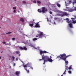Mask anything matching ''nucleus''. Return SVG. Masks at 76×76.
Here are the masks:
<instances>
[{"mask_svg": "<svg viewBox=\"0 0 76 76\" xmlns=\"http://www.w3.org/2000/svg\"><path fill=\"white\" fill-rule=\"evenodd\" d=\"M54 20H57V18H56V17H55L54 18Z\"/></svg>", "mask_w": 76, "mask_h": 76, "instance_id": "40", "label": "nucleus"}, {"mask_svg": "<svg viewBox=\"0 0 76 76\" xmlns=\"http://www.w3.org/2000/svg\"><path fill=\"white\" fill-rule=\"evenodd\" d=\"M27 66L30 67V66H31V63H28L27 64Z\"/></svg>", "mask_w": 76, "mask_h": 76, "instance_id": "16", "label": "nucleus"}, {"mask_svg": "<svg viewBox=\"0 0 76 76\" xmlns=\"http://www.w3.org/2000/svg\"><path fill=\"white\" fill-rule=\"evenodd\" d=\"M42 59L44 60L43 64H45V62L49 61V62L52 63L53 62V61H54V60H53L52 59L49 58V57L47 56H44V57H42Z\"/></svg>", "mask_w": 76, "mask_h": 76, "instance_id": "1", "label": "nucleus"}, {"mask_svg": "<svg viewBox=\"0 0 76 76\" xmlns=\"http://www.w3.org/2000/svg\"><path fill=\"white\" fill-rule=\"evenodd\" d=\"M33 3H37V1H34Z\"/></svg>", "mask_w": 76, "mask_h": 76, "instance_id": "38", "label": "nucleus"}, {"mask_svg": "<svg viewBox=\"0 0 76 76\" xmlns=\"http://www.w3.org/2000/svg\"><path fill=\"white\" fill-rule=\"evenodd\" d=\"M16 61H18V58H16Z\"/></svg>", "mask_w": 76, "mask_h": 76, "instance_id": "48", "label": "nucleus"}, {"mask_svg": "<svg viewBox=\"0 0 76 76\" xmlns=\"http://www.w3.org/2000/svg\"><path fill=\"white\" fill-rule=\"evenodd\" d=\"M40 53L41 55V56H42V57H44V53H43V51H42L41 50H40Z\"/></svg>", "mask_w": 76, "mask_h": 76, "instance_id": "9", "label": "nucleus"}, {"mask_svg": "<svg viewBox=\"0 0 76 76\" xmlns=\"http://www.w3.org/2000/svg\"><path fill=\"white\" fill-rule=\"evenodd\" d=\"M69 8H68V7H66V9H68V10H69Z\"/></svg>", "mask_w": 76, "mask_h": 76, "instance_id": "54", "label": "nucleus"}, {"mask_svg": "<svg viewBox=\"0 0 76 76\" xmlns=\"http://www.w3.org/2000/svg\"><path fill=\"white\" fill-rule=\"evenodd\" d=\"M20 56V54H19V55H18V56Z\"/></svg>", "mask_w": 76, "mask_h": 76, "instance_id": "62", "label": "nucleus"}, {"mask_svg": "<svg viewBox=\"0 0 76 76\" xmlns=\"http://www.w3.org/2000/svg\"><path fill=\"white\" fill-rule=\"evenodd\" d=\"M38 12H39V13H41V12H42L41 11V10H40V9H38Z\"/></svg>", "mask_w": 76, "mask_h": 76, "instance_id": "28", "label": "nucleus"}, {"mask_svg": "<svg viewBox=\"0 0 76 76\" xmlns=\"http://www.w3.org/2000/svg\"><path fill=\"white\" fill-rule=\"evenodd\" d=\"M20 52L19 51H16V52H15V53H16V54H19L20 53Z\"/></svg>", "mask_w": 76, "mask_h": 76, "instance_id": "29", "label": "nucleus"}, {"mask_svg": "<svg viewBox=\"0 0 76 76\" xmlns=\"http://www.w3.org/2000/svg\"><path fill=\"white\" fill-rule=\"evenodd\" d=\"M15 65H16V64H15V63H14V64L13 66H15Z\"/></svg>", "mask_w": 76, "mask_h": 76, "instance_id": "49", "label": "nucleus"}, {"mask_svg": "<svg viewBox=\"0 0 76 76\" xmlns=\"http://www.w3.org/2000/svg\"><path fill=\"white\" fill-rule=\"evenodd\" d=\"M66 54L64 53L62 54H61L60 55V56H59V57L60 58V60L61 59V60H64L63 58H64L65 57H66Z\"/></svg>", "mask_w": 76, "mask_h": 76, "instance_id": "3", "label": "nucleus"}, {"mask_svg": "<svg viewBox=\"0 0 76 76\" xmlns=\"http://www.w3.org/2000/svg\"><path fill=\"white\" fill-rule=\"evenodd\" d=\"M24 69L26 71H27V69L26 68H25Z\"/></svg>", "mask_w": 76, "mask_h": 76, "instance_id": "50", "label": "nucleus"}, {"mask_svg": "<svg viewBox=\"0 0 76 76\" xmlns=\"http://www.w3.org/2000/svg\"><path fill=\"white\" fill-rule=\"evenodd\" d=\"M13 13H16V10H14Z\"/></svg>", "mask_w": 76, "mask_h": 76, "instance_id": "46", "label": "nucleus"}, {"mask_svg": "<svg viewBox=\"0 0 76 76\" xmlns=\"http://www.w3.org/2000/svg\"><path fill=\"white\" fill-rule=\"evenodd\" d=\"M18 13H19V12H19V11H18Z\"/></svg>", "mask_w": 76, "mask_h": 76, "instance_id": "63", "label": "nucleus"}, {"mask_svg": "<svg viewBox=\"0 0 76 76\" xmlns=\"http://www.w3.org/2000/svg\"><path fill=\"white\" fill-rule=\"evenodd\" d=\"M22 2L24 4H26V1H23Z\"/></svg>", "mask_w": 76, "mask_h": 76, "instance_id": "30", "label": "nucleus"}, {"mask_svg": "<svg viewBox=\"0 0 76 76\" xmlns=\"http://www.w3.org/2000/svg\"><path fill=\"white\" fill-rule=\"evenodd\" d=\"M63 10H64L65 11H66V10H67V9H63Z\"/></svg>", "mask_w": 76, "mask_h": 76, "instance_id": "45", "label": "nucleus"}, {"mask_svg": "<svg viewBox=\"0 0 76 76\" xmlns=\"http://www.w3.org/2000/svg\"><path fill=\"white\" fill-rule=\"evenodd\" d=\"M56 5L58 7H61V5L59 3H57Z\"/></svg>", "mask_w": 76, "mask_h": 76, "instance_id": "17", "label": "nucleus"}, {"mask_svg": "<svg viewBox=\"0 0 76 76\" xmlns=\"http://www.w3.org/2000/svg\"><path fill=\"white\" fill-rule=\"evenodd\" d=\"M65 20H66V22H67V23H72V20H70L69 21V19L68 18H66Z\"/></svg>", "mask_w": 76, "mask_h": 76, "instance_id": "8", "label": "nucleus"}, {"mask_svg": "<svg viewBox=\"0 0 76 76\" xmlns=\"http://www.w3.org/2000/svg\"><path fill=\"white\" fill-rule=\"evenodd\" d=\"M69 3H71V1H69Z\"/></svg>", "mask_w": 76, "mask_h": 76, "instance_id": "61", "label": "nucleus"}, {"mask_svg": "<svg viewBox=\"0 0 76 76\" xmlns=\"http://www.w3.org/2000/svg\"><path fill=\"white\" fill-rule=\"evenodd\" d=\"M49 13H50V14H52V13H53L51 11H50L49 12Z\"/></svg>", "mask_w": 76, "mask_h": 76, "instance_id": "42", "label": "nucleus"}, {"mask_svg": "<svg viewBox=\"0 0 76 76\" xmlns=\"http://www.w3.org/2000/svg\"><path fill=\"white\" fill-rule=\"evenodd\" d=\"M69 27H70L71 28H73V24H72V23H69Z\"/></svg>", "mask_w": 76, "mask_h": 76, "instance_id": "15", "label": "nucleus"}, {"mask_svg": "<svg viewBox=\"0 0 76 76\" xmlns=\"http://www.w3.org/2000/svg\"><path fill=\"white\" fill-rule=\"evenodd\" d=\"M45 12H47V9H45Z\"/></svg>", "mask_w": 76, "mask_h": 76, "instance_id": "52", "label": "nucleus"}, {"mask_svg": "<svg viewBox=\"0 0 76 76\" xmlns=\"http://www.w3.org/2000/svg\"><path fill=\"white\" fill-rule=\"evenodd\" d=\"M35 28H39L40 26H39V24L38 23H37L36 25L35 26Z\"/></svg>", "mask_w": 76, "mask_h": 76, "instance_id": "13", "label": "nucleus"}, {"mask_svg": "<svg viewBox=\"0 0 76 76\" xmlns=\"http://www.w3.org/2000/svg\"><path fill=\"white\" fill-rule=\"evenodd\" d=\"M62 13H63V14H61L60 15V16H61L62 17H63V16H68L69 15V14L67 13L66 12H62L61 11V12Z\"/></svg>", "mask_w": 76, "mask_h": 76, "instance_id": "2", "label": "nucleus"}, {"mask_svg": "<svg viewBox=\"0 0 76 76\" xmlns=\"http://www.w3.org/2000/svg\"><path fill=\"white\" fill-rule=\"evenodd\" d=\"M68 11L69 12H72L74 11V10H73L71 8H68Z\"/></svg>", "mask_w": 76, "mask_h": 76, "instance_id": "10", "label": "nucleus"}, {"mask_svg": "<svg viewBox=\"0 0 76 76\" xmlns=\"http://www.w3.org/2000/svg\"><path fill=\"white\" fill-rule=\"evenodd\" d=\"M29 42V41L25 40L23 42V43H24V44H25L26 45V44H28Z\"/></svg>", "mask_w": 76, "mask_h": 76, "instance_id": "6", "label": "nucleus"}, {"mask_svg": "<svg viewBox=\"0 0 76 76\" xmlns=\"http://www.w3.org/2000/svg\"><path fill=\"white\" fill-rule=\"evenodd\" d=\"M69 56H71V55H68L66 56H65V57H64L63 58V60L64 61H65V60H66V58H67V57H69Z\"/></svg>", "mask_w": 76, "mask_h": 76, "instance_id": "12", "label": "nucleus"}, {"mask_svg": "<svg viewBox=\"0 0 76 76\" xmlns=\"http://www.w3.org/2000/svg\"><path fill=\"white\" fill-rule=\"evenodd\" d=\"M65 67L66 70H68V67H67V66H66Z\"/></svg>", "mask_w": 76, "mask_h": 76, "instance_id": "36", "label": "nucleus"}, {"mask_svg": "<svg viewBox=\"0 0 76 76\" xmlns=\"http://www.w3.org/2000/svg\"><path fill=\"white\" fill-rule=\"evenodd\" d=\"M27 73H29V70H27Z\"/></svg>", "mask_w": 76, "mask_h": 76, "instance_id": "53", "label": "nucleus"}, {"mask_svg": "<svg viewBox=\"0 0 76 76\" xmlns=\"http://www.w3.org/2000/svg\"><path fill=\"white\" fill-rule=\"evenodd\" d=\"M43 53H49L47 52L46 51L44 50L43 51Z\"/></svg>", "mask_w": 76, "mask_h": 76, "instance_id": "25", "label": "nucleus"}, {"mask_svg": "<svg viewBox=\"0 0 76 76\" xmlns=\"http://www.w3.org/2000/svg\"><path fill=\"white\" fill-rule=\"evenodd\" d=\"M12 58L13 59V61H15V57L14 56H12Z\"/></svg>", "mask_w": 76, "mask_h": 76, "instance_id": "32", "label": "nucleus"}, {"mask_svg": "<svg viewBox=\"0 0 76 76\" xmlns=\"http://www.w3.org/2000/svg\"><path fill=\"white\" fill-rule=\"evenodd\" d=\"M42 13H45V7H43L42 8Z\"/></svg>", "mask_w": 76, "mask_h": 76, "instance_id": "14", "label": "nucleus"}, {"mask_svg": "<svg viewBox=\"0 0 76 76\" xmlns=\"http://www.w3.org/2000/svg\"><path fill=\"white\" fill-rule=\"evenodd\" d=\"M6 45H9V44H6Z\"/></svg>", "mask_w": 76, "mask_h": 76, "instance_id": "60", "label": "nucleus"}, {"mask_svg": "<svg viewBox=\"0 0 76 76\" xmlns=\"http://www.w3.org/2000/svg\"><path fill=\"white\" fill-rule=\"evenodd\" d=\"M54 24L55 25H56V23L55 22H54Z\"/></svg>", "mask_w": 76, "mask_h": 76, "instance_id": "58", "label": "nucleus"}, {"mask_svg": "<svg viewBox=\"0 0 76 76\" xmlns=\"http://www.w3.org/2000/svg\"><path fill=\"white\" fill-rule=\"evenodd\" d=\"M72 65H71L68 68V69L69 70H71V69H72Z\"/></svg>", "mask_w": 76, "mask_h": 76, "instance_id": "20", "label": "nucleus"}, {"mask_svg": "<svg viewBox=\"0 0 76 76\" xmlns=\"http://www.w3.org/2000/svg\"><path fill=\"white\" fill-rule=\"evenodd\" d=\"M37 3H38L39 4H41V1H37Z\"/></svg>", "mask_w": 76, "mask_h": 76, "instance_id": "27", "label": "nucleus"}, {"mask_svg": "<svg viewBox=\"0 0 76 76\" xmlns=\"http://www.w3.org/2000/svg\"><path fill=\"white\" fill-rule=\"evenodd\" d=\"M54 12H56V13H61V11L57 10V9H55L54 10Z\"/></svg>", "mask_w": 76, "mask_h": 76, "instance_id": "7", "label": "nucleus"}, {"mask_svg": "<svg viewBox=\"0 0 76 76\" xmlns=\"http://www.w3.org/2000/svg\"><path fill=\"white\" fill-rule=\"evenodd\" d=\"M36 37H38V36H36Z\"/></svg>", "mask_w": 76, "mask_h": 76, "instance_id": "59", "label": "nucleus"}, {"mask_svg": "<svg viewBox=\"0 0 76 76\" xmlns=\"http://www.w3.org/2000/svg\"><path fill=\"white\" fill-rule=\"evenodd\" d=\"M71 19L72 20H75V19H76V18H71Z\"/></svg>", "mask_w": 76, "mask_h": 76, "instance_id": "37", "label": "nucleus"}, {"mask_svg": "<svg viewBox=\"0 0 76 76\" xmlns=\"http://www.w3.org/2000/svg\"><path fill=\"white\" fill-rule=\"evenodd\" d=\"M65 3H66V6H67V4H66V2H65Z\"/></svg>", "mask_w": 76, "mask_h": 76, "instance_id": "55", "label": "nucleus"}, {"mask_svg": "<svg viewBox=\"0 0 76 76\" xmlns=\"http://www.w3.org/2000/svg\"><path fill=\"white\" fill-rule=\"evenodd\" d=\"M73 10H74V11H75V10L76 11V7H75L74 8V9H73Z\"/></svg>", "mask_w": 76, "mask_h": 76, "instance_id": "34", "label": "nucleus"}, {"mask_svg": "<svg viewBox=\"0 0 76 76\" xmlns=\"http://www.w3.org/2000/svg\"><path fill=\"white\" fill-rule=\"evenodd\" d=\"M50 58H52V57L50 56Z\"/></svg>", "mask_w": 76, "mask_h": 76, "instance_id": "57", "label": "nucleus"}, {"mask_svg": "<svg viewBox=\"0 0 76 76\" xmlns=\"http://www.w3.org/2000/svg\"><path fill=\"white\" fill-rule=\"evenodd\" d=\"M13 9L14 10H16V7H13Z\"/></svg>", "mask_w": 76, "mask_h": 76, "instance_id": "35", "label": "nucleus"}, {"mask_svg": "<svg viewBox=\"0 0 76 76\" xmlns=\"http://www.w3.org/2000/svg\"><path fill=\"white\" fill-rule=\"evenodd\" d=\"M23 67L24 68H26V67H27V66H27V64H26V65H23Z\"/></svg>", "mask_w": 76, "mask_h": 76, "instance_id": "23", "label": "nucleus"}, {"mask_svg": "<svg viewBox=\"0 0 76 76\" xmlns=\"http://www.w3.org/2000/svg\"><path fill=\"white\" fill-rule=\"evenodd\" d=\"M38 39L37 38H34L33 39V41H37Z\"/></svg>", "mask_w": 76, "mask_h": 76, "instance_id": "19", "label": "nucleus"}, {"mask_svg": "<svg viewBox=\"0 0 76 76\" xmlns=\"http://www.w3.org/2000/svg\"><path fill=\"white\" fill-rule=\"evenodd\" d=\"M61 76H63V75H62Z\"/></svg>", "mask_w": 76, "mask_h": 76, "instance_id": "64", "label": "nucleus"}, {"mask_svg": "<svg viewBox=\"0 0 76 76\" xmlns=\"http://www.w3.org/2000/svg\"><path fill=\"white\" fill-rule=\"evenodd\" d=\"M19 48H20V49L21 50H27V48H26L25 46L23 47H19Z\"/></svg>", "mask_w": 76, "mask_h": 76, "instance_id": "5", "label": "nucleus"}, {"mask_svg": "<svg viewBox=\"0 0 76 76\" xmlns=\"http://www.w3.org/2000/svg\"><path fill=\"white\" fill-rule=\"evenodd\" d=\"M20 21H21L22 22H24V19H23V18H21L20 19Z\"/></svg>", "mask_w": 76, "mask_h": 76, "instance_id": "18", "label": "nucleus"}, {"mask_svg": "<svg viewBox=\"0 0 76 76\" xmlns=\"http://www.w3.org/2000/svg\"><path fill=\"white\" fill-rule=\"evenodd\" d=\"M43 60V59H42H42H39V60L40 61H41V60Z\"/></svg>", "mask_w": 76, "mask_h": 76, "instance_id": "51", "label": "nucleus"}, {"mask_svg": "<svg viewBox=\"0 0 76 76\" xmlns=\"http://www.w3.org/2000/svg\"><path fill=\"white\" fill-rule=\"evenodd\" d=\"M38 37L41 38H42V37H46V35L45 34H43V33L42 32H40V34L38 35Z\"/></svg>", "mask_w": 76, "mask_h": 76, "instance_id": "4", "label": "nucleus"}, {"mask_svg": "<svg viewBox=\"0 0 76 76\" xmlns=\"http://www.w3.org/2000/svg\"><path fill=\"white\" fill-rule=\"evenodd\" d=\"M72 23H76V20H72Z\"/></svg>", "mask_w": 76, "mask_h": 76, "instance_id": "24", "label": "nucleus"}, {"mask_svg": "<svg viewBox=\"0 0 76 76\" xmlns=\"http://www.w3.org/2000/svg\"><path fill=\"white\" fill-rule=\"evenodd\" d=\"M33 25H34V24L33 23L29 24V26H30L31 27H32V26H33Z\"/></svg>", "mask_w": 76, "mask_h": 76, "instance_id": "21", "label": "nucleus"}, {"mask_svg": "<svg viewBox=\"0 0 76 76\" xmlns=\"http://www.w3.org/2000/svg\"><path fill=\"white\" fill-rule=\"evenodd\" d=\"M15 38L14 37L12 38V40H13V41L15 40Z\"/></svg>", "mask_w": 76, "mask_h": 76, "instance_id": "39", "label": "nucleus"}, {"mask_svg": "<svg viewBox=\"0 0 76 76\" xmlns=\"http://www.w3.org/2000/svg\"><path fill=\"white\" fill-rule=\"evenodd\" d=\"M3 44H6V42H2Z\"/></svg>", "mask_w": 76, "mask_h": 76, "instance_id": "43", "label": "nucleus"}, {"mask_svg": "<svg viewBox=\"0 0 76 76\" xmlns=\"http://www.w3.org/2000/svg\"><path fill=\"white\" fill-rule=\"evenodd\" d=\"M47 20L48 22H51V20H48V18H47Z\"/></svg>", "mask_w": 76, "mask_h": 76, "instance_id": "31", "label": "nucleus"}, {"mask_svg": "<svg viewBox=\"0 0 76 76\" xmlns=\"http://www.w3.org/2000/svg\"><path fill=\"white\" fill-rule=\"evenodd\" d=\"M12 34V32L10 31H9L7 33H6V34Z\"/></svg>", "mask_w": 76, "mask_h": 76, "instance_id": "26", "label": "nucleus"}, {"mask_svg": "<svg viewBox=\"0 0 76 76\" xmlns=\"http://www.w3.org/2000/svg\"><path fill=\"white\" fill-rule=\"evenodd\" d=\"M30 68H31V69H32V70H33V68L32 67H30Z\"/></svg>", "mask_w": 76, "mask_h": 76, "instance_id": "47", "label": "nucleus"}, {"mask_svg": "<svg viewBox=\"0 0 76 76\" xmlns=\"http://www.w3.org/2000/svg\"><path fill=\"white\" fill-rule=\"evenodd\" d=\"M2 35H6V34L5 33H3L2 34Z\"/></svg>", "mask_w": 76, "mask_h": 76, "instance_id": "44", "label": "nucleus"}, {"mask_svg": "<svg viewBox=\"0 0 76 76\" xmlns=\"http://www.w3.org/2000/svg\"><path fill=\"white\" fill-rule=\"evenodd\" d=\"M65 61V64H66V66H67V65L68 64V61Z\"/></svg>", "mask_w": 76, "mask_h": 76, "instance_id": "22", "label": "nucleus"}, {"mask_svg": "<svg viewBox=\"0 0 76 76\" xmlns=\"http://www.w3.org/2000/svg\"><path fill=\"white\" fill-rule=\"evenodd\" d=\"M30 46H31V47H34V46H33V45H31Z\"/></svg>", "mask_w": 76, "mask_h": 76, "instance_id": "56", "label": "nucleus"}, {"mask_svg": "<svg viewBox=\"0 0 76 76\" xmlns=\"http://www.w3.org/2000/svg\"><path fill=\"white\" fill-rule=\"evenodd\" d=\"M66 70H65L64 72L63 73L64 74H66Z\"/></svg>", "mask_w": 76, "mask_h": 76, "instance_id": "41", "label": "nucleus"}, {"mask_svg": "<svg viewBox=\"0 0 76 76\" xmlns=\"http://www.w3.org/2000/svg\"><path fill=\"white\" fill-rule=\"evenodd\" d=\"M69 73V74H71L72 73V71H68Z\"/></svg>", "mask_w": 76, "mask_h": 76, "instance_id": "33", "label": "nucleus"}, {"mask_svg": "<svg viewBox=\"0 0 76 76\" xmlns=\"http://www.w3.org/2000/svg\"><path fill=\"white\" fill-rule=\"evenodd\" d=\"M20 73V71H16L15 72V74L16 75L19 76V75Z\"/></svg>", "mask_w": 76, "mask_h": 76, "instance_id": "11", "label": "nucleus"}]
</instances>
